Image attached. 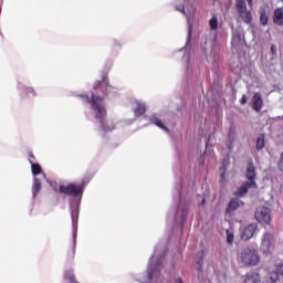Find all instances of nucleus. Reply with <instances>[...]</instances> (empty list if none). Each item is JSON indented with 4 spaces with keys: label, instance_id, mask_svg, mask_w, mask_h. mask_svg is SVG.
I'll return each mask as SVG.
<instances>
[{
    "label": "nucleus",
    "instance_id": "nucleus-1",
    "mask_svg": "<svg viewBox=\"0 0 283 283\" xmlns=\"http://www.w3.org/2000/svg\"><path fill=\"white\" fill-rule=\"evenodd\" d=\"M94 92H92L91 97L88 95H80L81 98L91 105L92 112L96 120L99 122V132L107 134V132H113L115 129L114 123L105 119L107 116V108L105 107V101L101 96V92L105 90V96L108 98H114L116 96V88L109 85V78L103 76L102 81L95 82L93 86Z\"/></svg>",
    "mask_w": 283,
    "mask_h": 283
},
{
    "label": "nucleus",
    "instance_id": "nucleus-2",
    "mask_svg": "<svg viewBox=\"0 0 283 283\" xmlns=\"http://www.w3.org/2000/svg\"><path fill=\"white\" fill-rule=\"evenodd\" d=\"M87 184L83 181L81 186L69 184L61 185L59 188H55V191L59 193H64V196H73L74 207L71 209V220L73 224V244L76 247V235L78 233V207H81V200L83 198V191H85V186Z\"/></svg>",
    "mask_w": 283,
    "mask_h": 283
},
{
    "label": "nucleus",
    "instance_id": "nucleus-3",
    "mask_svg": "<svg viewBox=\"0 0 283 283\" xmlns=\"http://www.w3.org/2000/svg\"><path fill=\"white\" fill-rule=\"evenodd\" d=\"M165 248H156L153 255L149 259L147 266V275L140 280V283H161L163 275V252Z\"/></svg>",
    "mask_w": 283,
    "mask_h": 283
},
{
    "label": "nucleus",
    "instance_id": "nucleus-4",
    "mask_svg": "<svg viewBox=\"0 0 283 283\" xmlns=\"http://www.w3.org/2000/svg\"><path fill=\"white\" fill-rule=\"evenodd\" d=\"M239 260L243 266H258L260 264V254L253 248H244L239 255Z\"/></svg>",
    "mask_w": 283,
    "mask_h": 283
},
{
    "label": "nucleus",
    "instance_id": "nucleus-5",
    "mask_svg": "<svg viewBox=\"0 0 283 283\" xmlns=\"http://www.w3.org/2000/svg\"><path fill=\"white\" fill-rule=\"evenodd\" d=\"M247 178L249 181H247L244 185H242L237 191L235 196L239 198H242V196H247L250 189H258V184H255V166L253 164H249L247 169Z\"/></svg>",
    "mask_w": 283,
    "mask_h": 283
},
{
    "label": "nucleus",
    "instance_id": "nucleus-6",
    "mask_svg": "<svg viewBox=\"0 0 283 283\" xmlns=\"http://www.w3.org/2000/svg\"><path fill=\"white\" fill-rule=\"evenodd\" d=\"M235 9H237V12H238L240 19L243 21V23H247L248 25L252 23L253 14L247 8V1L237 0L235 1Z\"/></svg>",
    "mask_w": 283,
    "mask_h": 283
},
{
    "label": "nucleus",
    "instance_id": "nucleus-7",
    "mask_svg": "<svg viewBox=\"0 0 283 283\" xmlns=\"http://www.w3.org/2000/svg\"><path fill=\"white\" fill-rule=\"evenodd\" d=\"M193 3H196V0H176L175 9L177 12H181L184 17H187V19H190L191 10H193Z\"/></svg>",
    "mask_w": 283,
    "mask_h": 283
},
{
    "label": "nucleus",
    "instance_id": "nucleus-8",
    "mask_svg": "<svg viewBox=\"0 0 283 283\" xmlns=\"http://www.w3.org/2000/svg\"><path fill=\"white\" fill-rule=\"evenodd\" d=\"M179 196H180V201L177 208V217L180 216L181 218V227L185 226V222L187 220V216L189 214V201H187L185 199V197H182V192H180V190H178Z\"/></svg>",
    "mask_w": 283,
    "mask_h": 283
},
{
    "label": "nucleus",
    "instance_id": "nucleus-9",
    "mask_svg": "<svg viewBox=\"0 0 283 283\" xmlns=\"http://www.w3.org/2000/svg\"><path fill=\"white\" fill-rule=\"evenodd\" d=\"M261 251L263 255H271L273 253V233L265 232L261 242Z\"/></svg>",
    "mask_w": 283,
    "mask_h": 283
},
{
    "label": "nucleus",
    "instance_id": "nucleus-10",
    "mask_svg": "<svg viewBox=\"0 0 283 283\" xmlns=\"http://www.w3.org/2000/svg\"><path fill=\"white\" fill-rule=\"evenodd\" d=\"M255 220L261 222V224L271 223V209L266 207H259L254 213Z\"/></svg>",
    "mask_w": 283,
    "mask_h": 283
},
{
    "label": "nucleus",
    "instance_id": "nucleus-11",
    "mask_svg": "<svg viewBox=\"0 0 283 283\" xmlns=\"http://www.w3.org/2000/svg\"><path fill=\"white\" fill-rule=\"evenodd\" d=\"M280 275L283 276V262L274 265L272 273L266 275L265 283H276L277 280L280 279Z\"/></svg>",
    "mask_w": 283,
    "mask_h": 283
},
{
    "label": "nucleus",
    "instance_id": "nucleus-12",
    "mask_svg": "<svg viewBox=\"0 0 283 283\" xmlns=\"http://www.w3.org/2000/svg\"><path fill=\"white\" fill-rule=\"evenodd\" d=\"M255 231H258V224L256 223H250L248 227H245L241 232V239L242 240H251L253 235H255Z\"/></svg>",
    "mask_w": 283,
    "mask_h": 283
},
{
    "label": "nucleus",
    "instance_id": "nucleus-13",
    "mask_svg": "<svg viewBox=\"0 0 283 283\" xmlns=\"http://www.w3.org/2000/svg\"><path fill=\"white\" fill-rule=\"evenodd\" d=\"M43 180H48L45 174H41V177H34L32 187L33 198H35V196H39V192L41 191V185H43Z\"/></svg>",
    "mask_w": 283,
    "mask_h": 283
},
{
    "label": "nucleus",
    "instance_id": "nucleus-14",
    "mask_svg": "<svg viewBox=\"0 0 283 283\" xmlns=\"http://www.w3.org/2000/svg\"><path fill=\"white\" fill-rule=\"evenodd\" d=\"M262 105H264L262 94L255 93L252 97V109H254V112H260L262 109Z\"/></svg>",
    "mask_w": 283,
    "mask_h": 283
},
{
    "label": "nucleus",
    "instance_id": "nucleus-15",
    "mask_svg": "<svg viewBox=\"0 0 283 283\" xmlns=\"http://www.w3.org/2000/svg\"><path fill=\"white\" fill-rule=\"evenodd\" d=\"M29 163L31 165V171H32L33 176H40V178H41V174H45L41 169V165L34 163V155H30Z\"/></svg>",
    "mask_w": 283,
    "mask_h": 283
},
{
    "label": "nucleus",
    "instance_id": "nucleus-16",
    "mask_svg": "<svg viewBox=\"0 0 283 283\" xmlns=\"http://www.w3.org/2000/svg\"><path fill=\"white\" fill-rule=\"evenodd\" d=\"M240 207H244V202L238 198H233L227 208V213H232L233 211H235V209H240Z\"/></svg>",
    "mask_w": 283,
    "mask_h": 283
},
{
    "label": "nucleus",
    "instance_id": "nucleus-17",
    "mask_svg": "<svg viewBox=\"0 0 283 283\" xmlns=\"http://www.w3.org/2000/svg\"><path fill=\"white\" fill-rule=\"evenodd\" d=\"M243 283H266V276H265V280L262 282V277L260 276V274L253 272V273L247 274Z\"/></svg>",
    "mask_w": 283,
    "mask_h": 283
},
{
    "label": "nucleus",
    "instance_id": "nucleus-18",
    "mask_svg": "<svg viewBox=\"0 0 283 283\" xmlns=\"http://www.w3.org/2000/svg\"><path fill=\"white\" fill-rule=\"evenodd\" d=\"M244 41V31L237 29L232 34V45H240Z\"/></svg>",
    "mask_w": 283,
    "mask_h": 283
},
{
    "label": "nucleus",
    "instance_id": "nucleus-19",
    "mask_svg": "<svg viewBox=\"0 0 283 283\" xmlns=\"http://www.w3.org/2000/svg\"><path fill=\"white\" fill-rule=\"evenodd\" d=\"M273 23L274 25H279V27L283 25V8H276L274 10Z\"/></svg>",
    "mask_w": 283,
    "mask_h": 283
},
{
    "label": "nucleus",
    "instance_id": "nucleus-20",
    "mask_svg": "<svg viewBox=\"0 0 283 283\" xmlns=\"http://www.w3.org/2000/svg\"><path fill=\"white\" fill-rule=\"evenodd\" d=\"M147 109V105L140 101L136 102V107L134 108L135 116H143Z\"/></svg>",
    "mask_w": 283,
    "mask_h": 283
},
{
    "label": "nucleus",
    "instance_id": "nucleus-21",
    "mask_svg": "<svg viewBox=\"0 0 283 283\" xmlns=\"http://www.w3.org/2000/svg\"><path fill=\"white\" fill-rule=\"evenodd\" d=\"M149 120H150V123H153V125H156L160 129H164V132H169V128H167L166 125L163 124V122L160 120V118H158L157 115H151L149 117Z\"/></svg>",
    "mask_w": 283,
    "mask_h": 283
},
{
    "label": "nucleus",
    "instance_id": "nucleus-22",
    "mask_svg": "<svg viewBox=\"0 0 283 283\" xmlns=\"http://www.w3.org/2000/svg\"><path fill=\"white\" fill-rule=\"evenodd\" d=\"M19 90H23L24 94H27V96L34 98V96H36V91H34L33 87L30 86H24L23 84H18Z\"/></svg>",
    "mask_w": 283,
    "mask_h": 283
},
{
    "label": "nucleus",
    "instance_id": "nucleus-23",
    "mask_svg": "<svg viewBox=\"0 0 283 283\" xmlns=\"http://www.w3.org/2000/svg\"><path fill=\"white\" fill-rule=\"evenodd\" d=\"M64 280H66L70 283H77L73 270H67L64 272Z\"/></svg>",
    "mask_w": 283,
    "mask_h": 283
},
{
    "label": "nucleus",
    "instance_id": "nucleus-24",
    "mask_svg": "<svg viewBox=\"0 0 283 283\" xmlns=\"http://www.w3.org/2000/svg\"><path fill=\"white\" fill-rule=\"evenodd\" d=\"M209 28L212 32L218 30V15L213 14L212 18L209 20Z\"/></svg>",
    "mask_w": 283,
    "mask_h": 283
},
{
    "label": "nucleus",
    "instance_id": "nucleus-25",
    "mask_svg": "<svg viewBox=\"0 0 283 283\" xmlns=\"http://www.w3.org/2000/svg\"><path fill=\"white\" fill-rule=\"evenodd\" d=\"M227 165H229V158H224L222 160V170H223V174H221L220 176V184L221 185H224V172L227 171Z\"/></svg>",
    "mask_w": 283,
    "mask_h": 283
},
{
    "label": "nucleus",
    "instance_id": "nucleus-26",
    "mask_svg": "<svg viewBox=\"0 0 283 283\" xmlns=\"http://www.w3.org/2000/svg\"><path fill=\"white\" fill-rule=\"evenodd\" d=\"M264 145H265L264 135H261L256 139V149H258V151L264 149Z\"/></svg>",
    "mask_w": 283,
    "mask_h": 283
},
{
    "label": "nucleus",
    "instance_id": "nucleus-27",
    "mask_svg": "<svg viewBox=\"0 0 283 283\" xmlns=\"http://www.w3.org/2000/svg\"><path fill=\"white\" fill-rule=\"evenodd\" d=\"M260 22L261 25H266L269 23V17L266 15V11L262 10L260 13Z\"/></svg>",
    "mask_w": 283,
    "mask_h": 283
},
{
    "label": "nucleus",
    "instance_id": "nucleus-28",
    "mask_svg": "<svg viewBox=\"0 0 283 283\" xmlns=\"http://www.w3.org/2000/svg\"><path fill=\"white\" fill-rule=\"evenodd\" d=\"M227 233V243L228 244H233V241L235 240V237L233 235L232 230H226Z\"/></svg>",
    "mask_w": 283,
    "mask_h": 283
},
{
    "label": "nucleus",
    "instance_id": "nucleus-29",
    "mask_svg": "<svg viewBox=\"0 0 283 283\" xmlns=\"http://www.w3.org/2000/svg\"><path fill=\"white\" fill-rule=\"evenodd\" d=\"M197 198H198V200H200V198H201L200 205H201L202 207H205V205H206V202H207V199L203 198V197H201V196H197Z\"/></svg>",
    "mask_w": 283,
    "mask_h": 283
},
{
    "label": "nucleus",
    "instance_id": "nucleus-30",
    "mask_svg": "<svg viewBox=\"0 0 283 283\" xmlns=\"http://www.w3.org/2000/svg\"><path fill=\"white\" fill-rule=\"evenodd\" d=\"M271 52L272 54H277V46H275V44L271 45Z\"/></svg>",
    "mask_w": 283,
    "mask_h": 283
},
{
    "label": "nucleus",
    "instance_id": "nucleus-31",
    "mask_svg": "<svg viewBox=\"0 0 283 283\" xmlns=\"http://www.w3.org/2000/svg\"><path fill=\"white\" fill-rule=\"evenodd\" d=\"M241 105H247V95H242Z\"/></svg>",
    "mask_w": 283,
    "mask_h": 283
},
{
    "label": "nucleus",
    "instance_id": "nucleus-32",
    "mask_svg": "<svg viewBox=\"0 0 283 283\" xmlns=\"http://www.w3.org/2000/svg\"><path fill=\"white\" fill-rule=\"evenodd\" d=\"M184 62L189 63V55H184Z\"/></svg>",
    "mask_w": 283,
    "mask_h": 283
},
{
    "label": "nucleus",
    "instance_id": "nucleus-33",
    "mask_svg": "<svg viewBox=\"0 0 283 283\" xmlns=\"http://www.w3.org/2000/svg\"><path fill=\"white\" fill-rule=\"evenodd\" d=\"M248 6H249L250 8H253V0H248Z\"/></svg>",
    "mask_w": 283,
    "mask_h": 283
},
{
    "label": "nucleus",
    "instance_id": "nucleus-34",
    "mask_svg": "<svg viewBox=\"0 0 283 283\" xmlns=\"http://www.w3.org/2000/svg\"><path fill=\"white\" fill-rule=\"evenodd\" d=\"M176 283H184L181 277L176 279Z\"/></svg>",
    "mask_w": 283,
    "mask_h": 283
},
{
    "label": "nucleus",
    "instance_id": "nucleus-35",
    "mask_svg": "<svg viewBox=\"0 0 283 283\" xmlns=\"http://www.w3.org/2000/svg\"><path fill=\"white\" fill-rule=\"evenodd\" d=\"M211 61H216V57H213Z\"/></svg>",
    "mask_w": 283,
    "mask_h": 283
}]
</instances>
